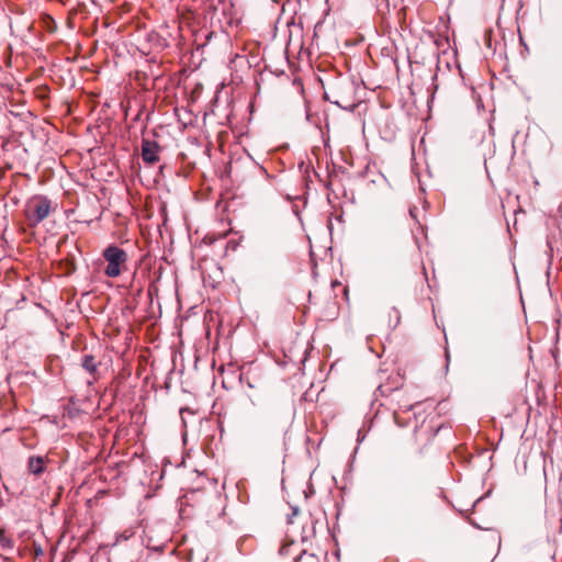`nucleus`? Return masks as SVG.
<instances>
[{
    "instance_id": "nucleus-1",
    "label": "nucleus",
    "mask_w": 562,
    "mask_h": 562,
    "mask_svg": "<svg viewBox=\"0 0 562 562\" xmlns=\"http://www.w3.org/2000/svg\"><path fill=\"white\" fill-rule=\"evenodd\" d=\"M52 201L44 195L30 198L24 207V216L31 227L37 226L54 211Z\"/></svg>"
},
{
    "instance_id": "nucleus-2",
    "label": "nucleus",
    "mask_w": 562,
    "mask_h": 562,
    "mask_svg": "<svg viewBox=\"0 0 562 562\" xmlns=\"http://www.w3.org/2000/svg\"><path fill=\"white\" fill-rule=\"evenodd\" d=\"M106 261L105 274L109 278H116L126 268L127 254L117 246H109L103 251Z\"/></svg>"
},
{
    "instance_id": "nucleus-3",
    "label": "nucleus",
    "mask_w": 562,
    "mask_h": 562,
    "mask_svg": "<svg viewBox=\"0 0 562 562\" xmlns=\"http://www.w3.org/2000/svg\"><path fill=\"white\" fill-rule=\"evenodd\" d=\"M160 146L149 139H143L142 142V158L144 162L154 165L159 161Z\"/></svg>"
},
{
    "instance_id": "nucleus-4",
    "label": "nucleus",
    "mask_w": 562,
    "mask_h": 562,
    "mask_svg": "<svg viewBox=\"0 0 562 562\" xmlns=\"http://www.w3.org/2000/svg\"><path fill=\"white\" fill-rule=\"evenodd\" d=\"M80 362L81 367L92 376L93 381H97L100 378L99 366L101 364V361L97 360L93 355H83Z\"/></svg>"
},
{
    "instance_id": "nucleus-5",
    "label": "nucleus",
    "mask_w": 562,
    "mask_h": 562,
    "mask_svg": "<svg viewBox=\"0 0 562 562\" xmlns=\"http://www.w3.org/2000/svg\"><path fill=\"white\" fill-rule=\"evenodd\" d=\"M44 463V458L31 457L27 462V470L32 474L40 475L45 469Z\"/></svg>"
},
{
    "instance_id": "nucleus-6",
    "label": "nucleus",
    "mask_w": 562,
    "mask_h": 562,
    "mask_svg": "<svg viewBox=\"0 0 562 562\" xmlns=\"http://www.w3.org/2000/svg\"><path fill=\"white\" fill-rule=\"evenodd\" d=\"M295 562H321V561H319L318 557H316L315 554L303 552L296 558Z\"/></svg>"
},
{
    "instance_id": "nucleus-7",
    "label": "nucleus",
    "mask_w": 562,
    "mask_h": 562,
    "mask_svg": "<svg viewBox=\"0 0 562 562\" xmlns=\"http://www.w3.org/2000/svg\"><path fill=\"white\" fill-rule=\"evenodd\" d=\"M0 543L4 548H11L12 547V540L5 537V532L3 529L0 528Z\"/></svg>"
},
{
    "instance_id": "nucleus-8",
    "label": "nucleus",
    "mask_w": 562,
    "mask_h": 562,
    "mask_svg": "<svg viewBox=\"0 0 562 562\" xmlns=\"http://www.w3.org/2000/svg\"><path fill=\"white\" fill-rule=\"evenodd\" d=\"M290 544H286V546H282L281 549H280V553L281 554H286L288 553V549H289Z\"/></svg>"
},
{
    "instance_id": "nucleus-9",
    "label": "nucleus",
    "mask_w": 562,
    "mask_h": 562,
    "mask_svg": "<svg viewBox=\"0 0 562 562\" xmlns=\"http://www.w3.org/2000/svg\"><path fill=\"white\" fill-rule=\"evenodd\" d=\"M341 283H336V282H333L331 285L335 286V285H340Z\"/></svg>"
},
{
    "instance_id": "nucleus-10",
    "label": "nucleus",
    "mask_w": 562,
    "mask_h": 562,
    "mask_svg": "<svg viewBox=\"0 0 562 562\" xmlns=\"http://www.w3.org/2000/svg\"><path fill=\"white\" fill-rule=\"evenodd\" d=\"M209 561H210V558L207 557V558H206V560H205V562H209Z\"/></svg>"
}]
</instances>
